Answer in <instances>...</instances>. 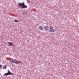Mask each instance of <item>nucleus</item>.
Masks as SVG:
<instances>
[{"instance_id":"10","label":"nucleus","mask_w":79,"mask_h":79,"mask_svg":"<svg viewBox=\"0 0 79 79\" xmlns=\"http://www.w3.org/2000/svg\"><path fill=\"white\" fill-rule=\"evenodd\" d=\"M27 1L28 3H29V2H30V1L29 0H27Z\"/></svg>"},{"instance_id":"2","label":"nucleus","mask_w":79,"mask_h":79,"mask_svg":"<svg viewBox=\"0 0 79 79\" xmlns=\"http://www.w3.org/2000/svg\"><path fill=\"white\" fill-rule=\"evenodd\" d=\"M55 32V30L53 29V27L52 26H51L49 30V32Z\"/></svg>"},{"instance_id":"9","label":"nucleus","mask_w":79,"mask_h":79,"mask_svg":"<svg viewBox=\"0 0 79 79\" xmlns=\"http://www.w3.org/2000/svg\"><path fill=\"white\" fill-rule=\"evenodd\" d=\"M15 23H18V21L17 20H15Z\"/></svg>"},{"instance_id":"6","label":"nucleus","mask_w":79,"mask_h":79,"mask_svg":"<svg viewBox=\"0 0 79 79\" xmlns=\"http://www.w3.org/2000/svg\"><path fill=\"white\" fill-rule=\"evenodd\" d=\"M44 29L45 31H48V27L46 26L44 27Z\"/></svg>"},{"instance_id":"4","label":"nucleus","mask_w":79,"mask_h":79,"mask_svg":"<svg viewBox=\"0 0 79 79\" xmlns=\"http://www.w3.org/2000/svg\"><path fill=\"white\" fill-rule=\"evenodd\" d=\"M8 46L11 47V46H13V43H11L10 42H9L8 43Z\"/></svg>"},{"instance_id":"11","label":"nucleus","mask_w":79,"mask_h":79,"mask_svg":"<svg viewBox=\"0 0 79 79\" xmlns=\"http://www.w3.org/2000/svg\"><path fill=\"white\" fill-rule=\"evenodd\" d=\"M2 65L0 64V69H1L2 68Z\"/></svg>"},{"instance_id":"5","label":"nucleus","mask_w":79,"mask_h":79,"mask_svg":"<svg viewBox=\"0 0 79 79\" xmlns=\"http://www.w3.org/2000/svg\"><path fill=\"white\" fill-rule=\"evenodd\" d=\"M8 73H7L4 74L5 76H8V75H10V74H13L12 73H11L10 71L8 70Z\"/></svg>"},{"instance_id":"1","label":"nucleus","mask_w":79,"mask_h":79,"mask_svg":"<svg viewBox=\"0 0 79 79\" xmlns=\"http://www.w3.org/2000/svg\"><path fill=\"white\" fill-rule=\"evenodd\" d=\"M18 7L19 8H22V9L23 8H27V6H25V4L24 2H23V3H18Z\"/></svg>"},{"instance_id":"8","label":"nucleus","mask_w":79,"mask_h":79,"mask_svg":"<svg viewBox=\"0 0 79 79\" xmlns=\"http://www.w3.org/2000/svg\"><path fill=\"white\" fill-rule=\"evenodd\" d=\"M6 66H4L3 67V69H6Z\"/></svg>"},{"instance_id":"7","label":"nucleus","mask_w":79,"mask_h":79,"mask_svg":"<svg viewBox=\"0 0 79 79\" xmlns=\"http://www.w3.org/2000/svg\"><path fill=\"white\" fill-rule=\"evenodd\" d=\"M38 28L40 31H43V27H42V26H39Z\"/></svg>"},{"instance_id":"3","label":"nucleus","mask_w":79,"mask_h":79,"mask_svg":"<svg viewBox=\"0 0 79 79\" xmlns=\"http://www.w3.org/2000/svg\"><path fill=\"white\" fill-rule=\"evenodd\" d=\"M12 62H13L14 63H15V64H19V62L16 60H12Z\"/></svg>"}]
</instances>
